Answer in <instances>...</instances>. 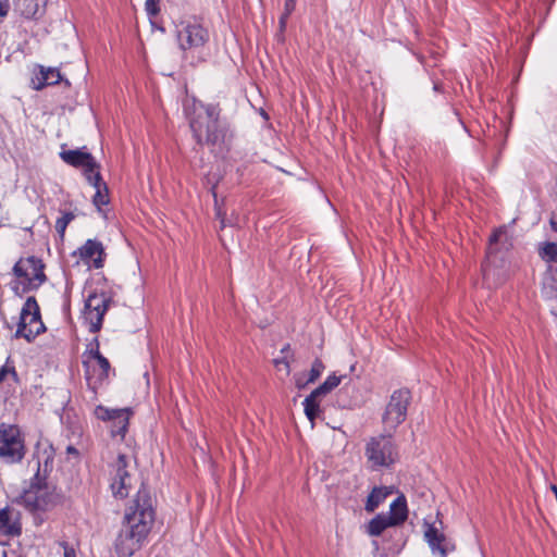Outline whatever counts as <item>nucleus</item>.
Returning <instances> with one entry per match:
<instances>
[{
  "instance_id": "obj_1",
  "label": "nucleus",
  "mask_w": 557,
  "mask_h": 557,
  "mask_svg": "<svg viewBox=\"0 0 557 557\" xmlns=\"http://www.w3.org/2000/svg\"><path fill=\"white\" fill-rule=\"evenodd\" d=\"M154 522V509L149 493L137 492L136 498L125 509L123 524L114 548L119 557H131L141 548Z\"/></svg>"
},
{
  "instance_id": "obj_2",
  "label": "nucleus",
  "mask_w": 557,
  "mask_h": 557,
  "mask_svg": "<svg viewBox=\"0 0 557 557\" xmlns=\"http://www.w3.org/2000/svg\"><path fill=\"white\" fill-rule=\"evenodd\" d=\"M185 112L198 145L222 149L231 141L233 134L228 123L220 117L219 104L194 101L191 109L186 107Z\"/></svg>"
},
{
  "instance_id": "obj_3",
  "label": "nucleus",
  "mask_w": 557,
  "mask_h": 557,
  "mask_svg": "<svg viewBox=\"0 0 557 557\" xmlns=\"http://www.w3.org/2000/svg\"><path fill=\"white\" fill-rule=\"evenodd\" d=\"M49 462L52 463V458L47 456L44 461V472H41L40 460L37 461V472L32 479L29 487L21 496L24 505L32 511L46 510L52 504L53 495L46 475Z\"/></svg>"
},
{
  "instance_id": "obj_4",
  "label": "nucleus",
  "mask_w": 557,
  "mask_h": 557,
  "mask_svg": "<svg viewBox=\"0 0 557 557\" xmlns=\"http://www.w3.org/2000/svg\"><path fill=\"white\" fill-rule=\"evenodd\" d=\"M392 436L383 431V434L371 437L367 443L364 455L373 470L388 468L397 461L398 451Z\"/></svg>"
},
{
  "instance_id": "obj_5",
  "label": "nucleus",
  "mask_w": 557,
  "mask_h": 557,
  "mask_svg": "<svg viewBox=\"0 0 557 557\" xmlns=\"http://www.w3.org/2000/svg\"><path fill=\"white\" fill-rule=\"evenodd\" d=\"M411 393L408 388H399L391 395L382 414L383 431L393 435L396 429L406 420Z\"/></svg>"
},
{
  "instance_id": "obj_6",
  "label": "nucleus",
  "mask_w": 557,
  "mask_h": 557,
  "mask_svg": "<svg viewBox=\"0 0 557 557\" xmlns=\"http://www.w3.org/2000/svg\"><path fill=\"white\" fill-rule=\"evenodd\" d=\"M44 269L45 264L39 258L34 256L21 258L15 263L13 272L22 281L15 283L12 289L20 294V284L23 285L22 293L38 288L47 280Z\"/></svg>"
},
{
  "instance_id": "obj_7",
  "label": "nucleus",
  "mask_w": 557,
  "mask_h": 557,
  "mask_svg": "<svg viewBox=\"0 0 557 557\" xmlns=\"http://www.w3.org/2000/svg\"><path fill=\"white\" fill-rule=\"evenodd\" d=\"M25 453V441L20 428L0 423V458L8 463H16L24 458Z\"/></svg>"
},
{
  "instance_id": "obj_8",
  "label": "nucleus",
  "mask_w": 557,
  "mask_h": 557,
  "mask_svg": "<svg viewBox=\"0 0 557 557\" xmlns=\"http://www.w3.org/2000/svg\"><path fill=\"white\" fill-rule=\"evenodd\" d=\"M210 35L196 20H184L176 25V39L183 52L198 51L209 41Z\"/></svg>"
},
{
  "instance_id": "obj_9",
  "label": "nucleus",
  "mask_w": 557,
  "mask_h": 557,
  "mask_svg": "<svg viewBox=\"0 0 557 557\" xmlns=\"http://www.w3.org/2000/svg\"><path fill=\"white\" fill-rule=\"evenodd\" d=\"M44 331L45 325L41 321L39 306L35 297H28L21 311L16 336L24 337L27 342H32Z\"/></svg>"
},
{
  "instance_id": "obj_10",
  "label": "nucleus",
  "mask_w": 557,
  "mask_h": 557,
  "mask_svg": "<svg viewBox=\"0 0 557 557\" xmlns=\"http://www.w3.org/2000/svg\"><path fill=\"white\" fill-rule=\"evenodd\" d=\"M503 235L502 231H495L490 237V245L487 248V258L482 265L483 281L490 288L500 286L508 277V271L497 262V252L494 245L499 240Z\"/></svg>"
},
{
  "instance_id": "obj_11",
  "label": "nucleus",
  "mask_w": 557,
  "mask_h": 557,
  "mask_svg": "<svg viewBox=\"0 0 557 557\" xmlns=\"http://www.w3.org/2000/svg\"><path fill=\"white\" fill-rule=\"evenodd\" d=\"M111 304V298L104 294L91 293L88 295L84 307V321L91 333L101 330L102 320Z\"/></svg>"
},
{
  "instance_id": "obj_12",
  "label": "nucleus",
  "mask_w": 557,
  "mask_h": 557,
  "mask_svg": "<svg viewBox=\"0 0 557 557\" xmlns=\"http://www.w3.org/2000/svg\"><path fill=\"white\" fill-rule=\"evenodd\" d=\"M110 487L115 497L125 498L133 487V475L129 471V458L120 454L112 465Z\"/></svg>"
},
{
  "instance_id": "obj_13",
  "label": "nucleus",
  "mask_w": 557,
  "mask_h": 557,
  "mask_svg": "<svg viewBox=\"0 0 557 557\" xmlns=\"http://www.w3.org/2000/svg\"><path fill=\"white\" fill-rule=\"evenodd\" d=\"M94 360L95 363H90L89 360H84L83 366L85 368L87 385L96 395L97 389L108 380L111 366L109 360L101 355L100 350H94Z\"/></svg>"
},
{
  "instance_id": "obj_14",
  "label": "nucleus",
  "mask_w": 557,
  "mask_h": 557,
  "mask_svg": "<svg viewBox=\"0 0 557 557\" xmlns=\"http://www.w3.org/2000/svg\"><path fill=\"white\" fill-rule=\"evenodd\" d=\"M60 158L66 164L82 169L86 180H99L100 165L89 152L81 149L63 150Z\"/></svg>"
},
{
  "instance_id": "obj_15",
  "label": "nucleus",
  "mask_w": 557,
  "mask_h": 557,
  "mask_svg": "<svg viewBox=\"0 0 557 557\" xmlns=\"http://www.w3.org/2000/svg\"><path fill=\"white\" fill-rule=\"evenodd\" d=\"M131 410L128 408L123 409H110L104 406H97L95 409V416L103 421L111 423V435L113 437L125 436L128 426Z\"/></svg>"
},
{
  "instance_id": "obj_16",
  "label": "nucleus",
  "mask_w": 557,
  "mask_h": 557,
  "mask_svg": "<svg viewBox=\"0 0 557 557\" xmlns=\"http://www.w3.org/2000/svg\"><path fill=\"white\" fill-rule=\"evenodd\" d=\"M0 534L16 537L22 534L21 512L13 507L0 509Z\"/></svg>"
},
{
  "instance_id": "obj_17",
  "label": "nucleus",
  "mask_w": 557,
  "mask_h": 557,
  "mask_svg": "<svg viewBox=\"0 0 557 557\" xmlns=\"http://www.w3.org/2000/svg\"><path fill=\"white\" fill-rule=\"evenodd\" d=\"M424 539L432 553H437L441 557H446L448 552L454 549L445 534L438 531L434 524L425 523Z\"/></svg>"
},
{
  "instance_id": "obj_18",
  "label": "nucleus",
  "mask_w": 557,
  "mask_h": 557,
  "mask_svg": "<svg viewBox=\"0 0 557 557\" xmlns=\"http://www.w3.org/2000/svg\"><path fill=\"white\" fill-rule=\"evenodd\" d=\"M47 0H15L14 11L25 18H38L46 10Z\"/></svg>"
},
{
  "instance_id": "obj_19",
  "label": "nucleus",
  "mask_w": 557,
  "mask_h": 557,
  "mask_svg": "<svg viewBox=\"0 0 557 557\" xmlns=\"http://www.w3.org/2000/svg\"><path fill=\"white\" fill-rule=\"evenodd\" d=\"M103 246L100 242L88 239L81 248L79 256L83 260H92L96 269L103 267Z\"/></svg>"
},
{
  "instance_id": "obj_20",
  "label": "nucleus",
  "mask_w": 557,
  "mask_h": 557,
  "mask_svg": "<svg viewBox=\"0 0 557 557\" xmlns=\"http://www.w3.org/2000/svg\"><path fill=\"white\" fill-rule=\"evenodd\" d=\"M87 182L96 189V193L92 197V202L97 207L98 210L101 209L102 206L109 203V190L107 184L102 181L101 174L99 173V180H87Z\"/></svg>"
},
{
  "instance_id": "obj_21",
  "label": "nucleus",
  "mask_w": 557,
  "mask_h": 557,
  "mask_svg": "<svg viewBox=\"0 0 557 557\" xmlns=\"http://www.w3.org/2000/svg\"><path fill=\"white\" fill-rule=\"evenodd\" d=\"M389 519L398 525L406 521L408 517L407 502L405 496L397 497L389 507Z\"/></svg>"
},
{
  "instance_id": "obj_22",
  "label": "nucleus",
  "mask_w": 557,
  "mask_h": 557,
  "mask_svg": "<svg viewBox=\"0 0 557 557\" xmlns=\"http://www.w3.org/2000/svg\"><path fill=\"white\" fill-rule=\"evenodd\" d=\"M389 494H392V491L387 487H374L367 498L366 510L373 512Z\"/></svg>"
},
{
  "instance_id": "obj_23",
  "label": "nucleus",
  "mask_w": 557,
  "mask_h": 557,
  "mask_svg": "<svg viewBox=\"0 0 557 557\" xmlns=\"http://www.w3.org/2000/svg\"><path fill=\"white\" fill-rule=\"evenodd\" d=\"M396 525L389 517L384 515H377L368 524V533L371 536H380L384 530L389 527Z\"/></svg>"
},
{
  "instance_id": "obj_24",
  "label": "nucleus",
  "mask_w": 557,
  "mask_h": 557,
  "mask_svg": "<svg viewBox=\"0 0 557 557\" xmlns=\"http://www.w3.org/2000/svg\"><path fill=\"white\" fill-rule=\"evenodd\" d=\"M62 81L61 73L54 67H41L40 69V82L36 89H41L47 85H55Z\"/></svg>"
},
{
  "instance_id": "obj_25",
  "label": "nucleus",
  "mask_w": 557,
  "mask_h": 557,
  "mask_svg": "<svg viewBox=\"0 0 557 557\" xmlns=\"http://www.w3.org/2000/svg\"><path fill=\"white\" fill-rule=\"evenodd\" d=\"M304 410L306 417L313 423L321 413L320 398H311L308 395L304 400Z\"/></svg>"
},
{
  "instance_id": "obj_26",
  "label": "nucleus",
  "mask_w": 557,
  "mask_h": 557,
  "mask_svg": "<svg viewBox=\"0 0 557 557\" xmlns=\"http://www.w3.org/2000/svg\"><path fill=\"white\" fill-rule=\"evenodd\" d=\"M539 253L544 261L557 263V243H545Z\"/></svg>"
},
{
  "instance_id": "obj_27",
  "label": "nucleus",
  "mask_w": 557,
  "mask_h": 557,
  "mask_svg": "<svg viewBox=\"0 0 557 557\" xmlns=\"http://www.w3.org/2000/svg\"><path fill=\"white\" fill-rule=\"evenodd\" d=\"M75 215L72 212H65L61 218L55 221V231L63 237L67 225L74 220Z\"/></svg>"
},
{
  "instance_id": "obj_28",
  "label": "nucleus",
  "mask_w": 557,
  "mask_h": 557,
  "mask_svg": "<svg viewBox=\"0 0 557 557\" xmlns=\"http://www.w3.org/2000/svg\"><path fill=\"white\" fill-rule=\"evenodd\" d=\"M325 367L320 359H315L308 373L307 382H315L324 371Z\"/></svg>"
},
{
  "instance_id": "obj_29",
  "label": "nucleus",
  "mask_w": 557,
  "mask_h": 557,
  "mask_svg": "<svg viewBox=\"0 0 557 557\" xmlns=\"http://www.w3.org/2000/svg\"><path fill=\"white\" fill-rule=\"evenodd\" d=\"M145 10L150 17H154L159 14V0H146Z\"/></svg>"
},
{
  "instance_id": "obj_30",
  "label": "nucleus",
  "mask_w": 557,
  "mask_h": 557,
  "mask_svg": "<svg viewBox=\"0 0 557 557\" xmlns=\"http://www.w3.org/2000/svg\"><path fill=\"white\" fill-rule=\"evenodd\" d=\"M331 391L333 389L330 386H327L325 382H323L320 386H318L310 393V396L311 398H321L329 394Z\"/></svg>"
},
{
  "instance_id": "obj_31",
  "label": "nucleus",
  "mask_w": 557,
  "mask_h": 557,
  "mask_svg": "<svg viewBox=\"0 0 557 557\" xmlns=\"http://www.w3.org/2000/svg\"><path fill=\"white\" fill-rule=\"evenodd\" d=\"M331 391L333 389L330 386H327L325 382H323L320 386H318L310 393V396L311 398H321L329 394Z\"/></svg>"
},
{
  "instance_id": "obj_32",
  "label": "nucleus",
  "mask_w": 557,
  "mask_h": 557,
  "mask_svg": "<svg viewBox=\"0 0 557 557\" xmlns=\"http://www.w3.org/2000/svg\"><path fill=\"white\" fill-rule=\"evenodd\" d=\"M331 391L333 389L330 386H327L325 382H323L320 386H318L310 393V396L311 398H321L329 394Z\"/></svg>"
},
{
  "instance_id": "obj_33",
  "label": "nucleus",
  "mask_w": 557,
  "mask_h": 557,
  "mask_svg": "<svg viewBox=\"0 0 557 557\" xmlns=\"http://www.w3.org/2000/svg\"><path fill=\"white\" fill-rule=\"evenodd\" d=\"M274 363H275V367H276L278 370H285L286 374H289L290 369H289V363H288V361L286 360V357H283V358H281V359H275V360H274Z\"/></svg>"
},
{
  "instance_id": "obj_34",
  "label": "nucleus",
  "mask_w": 557,
  "mask_h": 557,
  "mask_svg": "<svg viewBox=\"0 0 557 557\" xmlns=\"http://www.w3.org/2000/svg\"><path fill=\"white\" fill-rule=\"evenodd\" d=\"M342 381V376H337L336 374L329 375L326 380L324 381L327 386H330L332 389L337 387Z\"/></svg>"
},
{
  "instance_id": "obj_35",
  "label": "nucleus",
  "mask_w": 557,
  "mask_h": 557,
  "mask_svg": "<svg viewBox=\"0 0 557 557\" xmlns=\"http://www.w3.org/2000/svg\"><path fill=\"white\" fill-rule=\"evenodd\" d=\"M311 382H307V377H305V374L295 375V385L298 389L305 388Z\"/></svg>"
},
{
  "instance_id": "obj_36",
  "label": "nucleus",
  "mask_w": 557,
  "mask_h": 557,
  "mask_svg": "<svg viewBox=\"0 0 557 557\" xmlns=\"http://www.w3.org/2000/svg\"><path fill=\"white\" fill-rule=\"evenodd\" d=\"M296 2H297V0H285L283 13L290 15L296 8Z\"/></svg>"
},
{
  "instance_id": "obj_37",
  "label": "nucleus",
  "mask_w": 557,
  "mask_h": 557,
  "mask_svg": "<svg viewBox=\"0 0 557 557\" xmlns=\"http://www.w3.org/2000/svg\"><path fill=\"white\" fill-rule=\"evenodd\" d=\"M216 218L220 220L221 228H224L227 224L233 225L231 221H226L225 214L222 213L220 208L216 209Z\"/></svg>"
},
{
  "instance_id": "obj_38",
  "label": "nucleus",
  "mask_w": 557,
  "mask_h": 557,
  "mask_svg": "<svg viewBox=\"0 0 557 557\" xmlns=\"http://www.w3.org/2000/svg\"><path fill=\"white\" fill-rule=\"evenodd\" d=\"M61 545L64 549V552H63L64 557H76L75 549L73 547H71L67 543L63 542Z\"/></svg>"
},
{
  "instance_id": "obj_39",
  "label": "nucleus",
  "mask_w": 557,
  "mask_h": 557,
  "mask_svg": "<svg viewBox=\"0 0 557 557\" xmlns=\"http://www.w3.org/2000/svg\"><path fill=\"white\" fill-rule=\"evenodd\" d=\"M94 350H99V341L97 337L89 344L88 356L91 359H94Z\"/></svg>"
},
{
  "instance_id": "obj_40",
  "label": "nucleus",
  "mask_w": 557,
  "mask_h": 557,
  "mask_svg": "<svg viewBox=\"0 0 557 557\" xmlns=\"http://www.w3.org/2000/svg\"><path fill=\"white\" fill-rule=\"evenodd\" d=\"M9 12V2L8 0H0V17H3Z\"/></svg>"
},
{
  "instance_id": "obj_41",
  "label": "nucleus",
  "mask_w": 557,
  "mask_h": 557,
  "mask_svg": "<svg viewBox=\"0 0 557 557\" xmlns=\"http://www.w3.org/2000/svg\"><path fill=\"white\" fill-rule=\"evenodd\" d=\"M290 15L289 14H286V13H282L281 17H280V21H278V24H280V30L281 32H284L285 28H286V25H287V20Z\"/></svg>"
},
{
  "instance_id": "obj_42",
  "label": "nucleus",
  "mask_w": 557,
  "mask_h": 557,
  "mask_svg": "<svg viewBox=\"0 0 557 557\" xmlns=\"http://www.w3.org/2000/svg\"><path fill=\"white\" fill-rule=\"evenodd\" d=\"M9 370L5 367L0 368V384L4 381Z\"/></svg>"
},
{
  "instance_id": "obj_43",
  "label": "nucleus",
  "mask_w": 557,
  "mask_h": 557,
  "mask_svg": "<svg viewBox=\"0 0 557 557\" xmlns=\"http://www.w3.org/2000/svg\"><path fill=\"white\" fill-rule=\"evenodd\" d=\"M550 225H552V228L557 233V220L552 219L550 220Z\"/></svg>"
},
{
  "instance_id": "obj_44",
  "label": "nucleus",
  "mask_w": 557,
  "mask_h": 557,
  "mask_svg": "<svg viewBox=\"0 0 557 557\" xmlns=\"http://www.w3.org/2000/svg\"><path fill=\"white\" fill-rule=\"evenodd\" d=\"M287 350H289V345H286V346L282 349V352H285V351H287Z\"/></svg>"
},
{
  "instance_id": "obj_45",
  "label": "nucleus",
  "mask_w": 557,
  "mask_h": 557,
  "mask_svg": "<svg viewBox=\"0 0 557 557\" xmlns=\"http://www.w3.org/2000/svg\"><path fill=\"white\" fill-rule=\"evenodd\" d=\"M70 453H73L75 449L73 447H69L67 449Z\"/></svg>"
}]
</instances>
